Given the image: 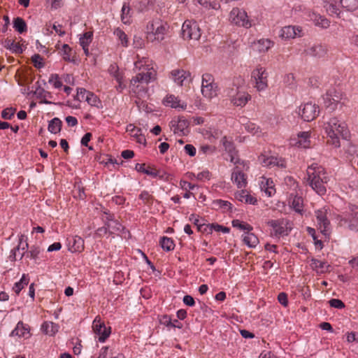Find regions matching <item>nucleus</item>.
<instances>
[{
	"mask_svg": "<svg viewBox=\"0 0 358 358\" xmlns=\"http://www.w3.org/2000/svg\"><path fill=\"white\" fill-rule=\"evenodd\" d=\"M235 197L237 200L246 203L255 205L257 202L256 198L249 194L246 191L241 190L235 194Z\"/></svg>",
	"mask_w": 358,
	"mask_h": 358,
	"instance_id": "obj_25",
	"label": "nucleus"
},
{
	"mask_svg": "<svg viewBox=\"0 0 358 358\" xmlns=\"http://www.w3.org/2000/svg\"><path fill=\"white\" fill-rule=\"evenodd\" d=\"M212 206V208L214 210L222 209L224 212L232 211V205L227 201L216 199L213 201Z\"/></svg>",
	"mask_w": 358,
	"mask_h": 358,
	"instance_id": "obj_27",
	"label": "nucleus"
},
{
	"mask_svg": "<svg viewBox=\"0 0 358 358\" xmlns=\"http://www.w3.org/2000/svg\"><path fill=\"white\" fill-rule=\"evenodd\" d=\"M41 253V249L38 245H31L29 250L27 251L26 257L31 259H34L36 263L37 260L40 259L39 255Z\"/></svg>",
	"mask_w": 358,
	"mask_h": 358,
	"instance_id": "obj_38",
	"label": "nucleus"
},
{
	"mask_svg": "<svg viewBox=\"0 0 358 358\" xmlns=\"http://www.w3.org/2000/svg\"><path fill=\"white\" fill-rule=\"evenodd\" d=\"M13 27L14 29L20 34H22L27 31V23L25 20L20 17H17L13 19Z\"/></svg>",
	"mask_w": 358,
	"mask_h": 358,
	"instance_id": "obj_29",
	"label": "nucleus"
},
{
	"mask_svg": "<svg viewBox=\"0 0 358 358\" xmlns=\"http://www.w3.org/2000/svg\"><path fill=\"white\" fill-rule=\"evenodd\" d=\"M106 327L105 324V322L101 319L99 315H98L93 321L92 323V329L94 332L96 334V333H101L100 329Z\"/></svg>",
	"mask_w": 358,
	"mask_h": 358,
	"instance_id": "obj_44",
	"label": "nucleus"
},
{
	"mask_svg": "<svg viewBox=\"0 0 358 358\" xmlns=\"http://www.w3.org/2000/svg\"><path fill=\"white\" fill-rule=\"evenodd\" d=\"M131 8L127 3H124L121 10V20L124 24H129L131 17Z\"/></svg>",
	"mask_w": 358,
	"mask_h": 358,
	"instance_id": "obj_36",
	"label": "nucleus"
},
{
	"mask_svg": "<svg viewBox=\"0 0 358 358\" xmlns=\"http://www.w3.org/2000/svg\"><path fill=\"white\" fill-rule=\"evenodd\" d=\"M222 141L224 150L229 153V155L236 154L235 146L231 141H228L226 136L222 139Z\"/></svg>",
	"mask_w": 358,
	"mask_h": 358,
	"instance_id": "obj_47",
	"label": "nucleus"
},
{
	"mask_svg": "<svg viewBox=\"0 0 358 358\" xmlns=\"http://www.w3.org/2000/svg\"><path fill=\"white\" fill-rule=\"evenodd\" d=\"M109 73L110 75L113 76V78L116 80V81H120V80H123V76L121 73L119 71L118 67L115 64H111L109 67Z\"/></svg>",
	"mask_w": 358,
	"mask_h": 358,
	"instance_id": "obj_50",
	"label": "nucleus"
},
{
	"mask_svg": "<svg viewBox=\"0 0 358 358\" xmlns=\"http://www.w3.org/2000/svg\"><path fill=\"white\" fill-rule=\"evenodd\" d=\"M24 235H21L20 239H19V244L17 247L14 248L13 250H11L10 251V256H9V259L10 261L12 262H14L17 259V252H19L20 250V246L22 245V240L24 239Z\"/></svg>",
	"mask_w": 358,
	"mask_h": 358,
	"instance_id": "obj_54",
	"label": "nucleus"
},
{
	"mask_svg": "<svg viewBox=\"0 0 358 358\" xmlns=\"http://www.w3.org/2000/svg\"><path fill=\"white\" fill-rule=\"evenodd\" d=\"M31 61L34 66L37 69H41L44 66V63L42 62L43 58L38 54H35L31 57Z\"/></svg>",
	"mask_w": 358,
	"mask_h": 358,
	"instance_id": "obj_57",
	"label": "nucleus"
},
{
	"mask_svg": "<svg viewBox=\"0 0 358 358\" xmlns=\"http://www.w3.org/2000/svg\"><path fill=\"white\" fill-rule=\"evenodd\" d=\"M266 224L273 229V232H271V235L275 237L287 236L292 229L289 226V221L284 218L270 220Z\"/></svg>",
	"mask_w": 358,
	"mask_h": 358,
	"instance_id": "obj_3",
	"label": "nucleus"
},
{
	"mask_svg": "<svg viewBox=\"0 0 358 358\" xmlns=\"http://www.w3.org/2000/svg\"><path fill=\"white\" fill-rule=\"evenodd\" d=\"M134 65L141 71L131 78V85H134L138 83H148L154 78V72L148 67L143 66L141 61L135 62Z\"/></svg>",
	"mask_w": 358,
	"mask_h": 358,
	"instance_id": "obj_5",
	"label": "nucleus"
},
{
	"mask_svg": "<svg viewBox=\"0 0 358 358\" xmlns=\"http://www.w3.org/2000/svg\"><path fill=\"white\" fill-rule=\"evenodd\" d=\"M2 44L6 49L10 50L13 53L21 54L23 52L21 45L19 43H15L14 41L6 38Z\"/></svg>",
	"mask_w": 358,
	"mask_h": 358,
	"instance_id": "obj_31",
	"label": "nucleus"
},
{
	"mask_svg": "<svg viewBox=\"0 0 358 358\" xmlns=\"http://www.w3.org/2000/svg\"><path fill=\"white\" fill-rule=\"evenodd\" d=\"M69 242V250L71 252H81L84 249V240L80 236L72 237Z\"/></svg>",
	"mask_w": 358,
	"mask_h": 358,
	"instance_id": "obj_20",
	"label": "nucleus"
},
{
	"mask_svg": "<svg viewBox=\"0 0 358 358\" xmlns=\"http://www.w3.org/2000/svg\"><path fill=\"white\" fill-rule=\"evenodd\" d=\"M289 204L296 213H301L303 212V198L301 196L290 194Z\"/></svg>",
	"mask_w": 358,
	"mask_h": 358,
	"instance_id": "obj_18",
	"label": "nucleus"
},
{
	"mask_svg": "<svg viewBox=\"0 0 358 358\" xmlns=\"http://www.w3.org/2000/svg\"><path fill=\"white\" fill-rule=\"evenodd\" d=\"M34 94L36 95V96L38 99H41V101H40L41 103H44L47 105L50 104H55L54 102H52L50 101H48L45 99V90L38 86L36 90L34 91Z\"/></svg>",
	"mask_w": 358,
	"mask_h": 358,
	"instance_id": "obj_41",
	"label": "nucleus"
},
{
	"mask_svg": "<svg viewBox=\"0 0 358 358\" xmlns=\"http://www.w3.org/2000/svg\"><path fill=\"white\" fill-rule=\"evenodd\" d=\"M230 22L237 26L249 28L252 26L250 21L248 20L247 13L241 8H234L229 13Z\"/></svg>",
	"mask_w": 358,
	"mask_h": 358,
	"instance_id": "obj_8",
	"label": "nucleus"
},
{
	"mask_svg": "<svg viewBox=\"0 0 358 358\" xmlns=\"http://www.w3.org/2000/svg\"><path fill=\"white\" fill-rule=\"evenodd\" d=\"M24 333L25 329L22 327V323L19 322L17 327L12 331L11 334L13 336H24Z\"/></svg>",
	"mask_w": 358,
	"mask_h": 358,
	"instance_id": "obj_61",
	"label": "nucleus"
},
{
	"mask_svg": "<svg viewBox=\"0 0 358 358\" xmlns=\"http://www.w3.org/2000/svg\"><path fill=\"white\" fill-rule=\"evenodd\" d=\"M171 78L178 85L182 86L184 82L189 77L190 73L184 70L176 69L171 72Z\"/></svg>",
	"mask_w": 358,
	"mask_h": 358,
	"instance_id": "obj_17",
	"label": "nucleus"
},
{
	"mask_svg": "<svg viewBox=\"0 0 358 358\" xmlns=\"http://www.w3.org/2000/svg\"><path fill=\"white\" fill-rule=\"evenodd\" d=\"M71 48L69 47V45L67 44H64L62 45V57H63V59L65 60V61H67V62H73V60L71 59Z\"/></svg>",
	"mask_w": 358,
	"mask_h": 358,
	"instance_id": "obj_52",
	"label": "nucleus"
},
{
	"mask_svg": "<svg viewBox=\"0 0 358 358\" xmlns=\"http://www.w3.org/2000/svg\"><path fill=\"white\" fill-rule=\"evenodd\" d=\"M261 189L264 191L268 196H271L275 192L273 182L271 179H264V180L262 182Z\"/></svg>",
	"mask_w": 358,
	"mask_h": 358,
	"instance_id": "obj_33",
	"label": "nucleus"
},
{
	"mask_svg": "<svg viewBox=\"0 0 358 358\" xmlns=\"http://www.w3.org/2000/svg\"><path fill=\"white\" fill-rule=\"evenodd\" d=\"M159 244L162 249L166 251L173 250L175 247L173 239L166 236H163L160 238Z\"/></svg>",
	"mask_w": 358,
	"mask_h": 358,
	"instance_id": "obj_37",
	"label": "nucleus"
},
{
	"mask_svg": "<svg viewBox=\"0 0 358 358\" xmlns=\"http://www.w3.org/2000/svg\"><path fill=\"white\" fill-rule=\"evenodd\" d=\"M88 92H89L87 91L84 88H78L77 89V94H76V99L79 101H82L83 100L85 101V97L87 96V93H88Z\"/></svg>",
	"mask_w": 358,
	"mask_h": 358,
	"instance_id": "obj_62",
	"label": "nucleus"
},
{
	"mask_svg": "<svg viewBox=\"0 0 358 358\" xmlns=\"http://www.w3.org/2000/svg\"><path fill=\"white\" fill-rule=\"evenodd\" d=\"M279 303L283 306H287L288 303L287 294L285 292H280L278 296Z\"/></svg>",
	"mask_w": 358,
	"mask_h": 358,
	"instance_id": "obj_63",
	"label": "nucleus"
},
{
	"mask_svg": "<svg viewBox=\"0 0 358 358\" xmlns=\"http://www.w3.org/2000/svg\"><path fill=\"white\" fill-rule=\"evenodd\" d=\"M340 224H348V228L351 231H356L358 229V222L351 220L350 217H342L340 220Z\"/></svg>",
	"mask_w": 358,
	"mask_h": 358,
	"instance_id": "obj_40",
	"label": "nucleus"
},
{
	"mask_svg": "<svg viewBox=\"0 0 358 358\" xmlns=\"http://www.w3.org/2000/svg\"><path fill=\"white\" fill-rule=\"evenodd\" d=\"M305 51L308 55L321 58L326 55L327 52V48L324 45L316 43L308 48Z\"/></svg>",
	"mask_w": 358,
	"mask_h": 358,
	"instance_id": "obj_14",
	"label": "nucleus"
},
{
	"mask_svg": "<svg viewBox=\"0 0 358 358\" xmlns=\"http://www.w3.org/2000/svg\"><path fill=\"white\" fill-rule=\"evenodd\" d=\"M327 13L331 15H336L338 17H340L341 11L336 5L329 3H327L325 6Z\"/></svg>",
	"mask_w": 358,
	"mask_h": 358,
	"instance_id": "obj_49",
	"label": "nucleus"
},
{
	"mask_svg": "<svg viewBox=\"0 0 358 358\" xmlns=\"http://www.w3.org/2000/svg\"><path fill=\"white\" fill-rule=\"evenodd\" d=\"M308 17L310 20L313 21L316 26L322 28H327L329 26V21L320 14L309 11Z\"/></svg>",
	"mask_w": 358,
	"mask_h": 358,
	"instance_id": "obj_19",
	"label": "nucleus"
},
{
	"mask_svg": "<svg viewBox=\"0 0 358 358\" xmlns=\"http://www.w3.org/2000/svg\"><path fill=\"white\" fill-rule=\"evenodd\" d=\"M207 227H209L210 230L214 229L215 231H222L224 234H227L230 231L229 228L218 224L217 223L210 224L207 225Z\"/></svg>",
	"mask_w": 358,
	"mask_h": 358,
	"instance_id": "obj_55",
	"label": "nucleus"
},
{
	"mask_svg": "<svg viewBox=\"0 0 358 358\" xmlns=\"http://www.w3.org/2000/svg\"><path fill=\"white\" fill-rule=\"evenodd\" d=\"M58 74H52L49 78V83L52 84L55 88H59L62 86V83L59 81Z\"/></svg>",
	"mask_w": 358,
	"mask_h": 358,
	"instance_id": "obj_59",
	"label": "nucleus"
},
{
	"mask_svg": "<svg viewBox=\"0 0 358 358\" xmlns=\"http://www.w3.org/2000/svg\"><path fill=\"white\" fill-rule=\"evenodd\" d=\"M42 331L48 335L53 336L58 331V326L53 322H45L42 327Z\"/></svg>",
	"mask_w": 358,
	"mask_h": 358,
	"instance_id": "obj_35",
	"label": "nucleus"
},
{
	"mask_svg": "<svg viewBox=\"0 0 358 358\" xmlns=\"http://www.w3.org/2000/svg\"><path fill=\"white\" fill-rule=\"evenodd\" d=\"M299 114L306 122H310L319 115V107L315 103L308 102L301 105L299 108Z\"/></svg>",
	"mask_w": 358,
	"mask_h": 358,
	"instance_id": "obj_9",
	"label": "nucleus"
},
{
	"mask_svg": "<svg viewBox=\"0 0 358 358\" xmlns=\"http://www.w3.org/2000/svg\"><path fill=\"white\" fill-rule=\"evenodd\" d=\"M62 127V122L59 117H54L49 121L48 130L51 134H58L60 132Z\"/></svg>",
	"mask_w": 358,
	"mask_h": 358,
	"instance_id": "obj_32",
	"label": "nucleus"
},
{
	"mask_svg": "<svg viewBox=\"0 0 358 358\" xmlns=\"http://www.w3.org/2000/svg\"><path fill=\"white\" fill-rule=\"evenodd\" d=\"M306 231H307L308 234L314 240L315 246L317 248H319L320 249H322L323 248V243H322V241L317 239L315 229L312 227H308L306 228Z\"/></svg>",
	"mask_w": 358,
	"mask_h": 358,
	"instance_id": "obj_48",
	"label": "nucleus"
},
{
	"mask_svg": "<svg viewBox=\"0 0 358 358\" xmlns=\"http://www.w3.org/2000/svg\"><path fill=\"white\" fill-rule=\"evenodd\" d=\"M100 332L101 333H96V334L99 336V341L100 342H104L110 334V327H105L103 328H101L100 329Z\"/></svg>",
	"mask_w": 358,
	"mask_h": 358,
	"instance_id": "obj_53",
	"label": "nucleus"
},
{
	"mask_svg": "<svg viewBox=\"0 0 358 358\" xmlns=\"http://www.w3.org/2000/svg\"><path fill=\"white\" fill-rule=\"evenodd\" d=\"M105 225L108 226L110 234L124 233L126 230L124 227H123L122 224L115 219L111 222H106Z\"/></svg>",
	"mask_w": 358,
	"mask_h": 358,
	"instance_id": "obj_26",
	"label": "nucleus"
},
{
	"mask_svg": "<svg viewBox=\"0 0 358 358\" xmlns=\"http://www.w3.org/2000/svg\"><path fill=\"white\" fill-rule=\"evenodd\" d=\"M231 180L236 184L238 188L246 185V176L241 171H234L231 173Z\"/></svg>",
	"mask_w": 358,
	"mask_h": 358,
	"instance_id": "obj_23",
	"label": "nucleus"
},
{
	"mask_svg": "<svg viewBox=\"0 0 358 358\" xmlns=\"http://www.w3.org/2000/svg\"><path fill=\"white\" fill-rule=\"evenodd\" d=\"M339 2L348 11H353L358 8V0H339Z\"/></svg>",
	"mask_w": 358,
	"mask_h": 358,
	"instance_id": "obj_39",
	"label": "nucleus"
},
{
	"mask_svg": "<svg viewBox=\"0 0 358 358\" xmlns=\"http://www.w3.org/2000/svg\"><path fill=\"white\" fill-rule=\"evenodd\" d=\"M182 37L185 40H198L201 37V29L195 21L186 20L182 26Z\"/></svg>",
	"mask_w": 358,
	"mask_h": 358,
	"instance_id": "obj_4",
	"label": "nucleus"
},
{
	"mask_svg": "<svg viewBox=\"0 0 358 358\" xmlns=\"http://www.w3.org/2000/svg\"><path fill=\"white\" fill-rule=\"evenodd\" d=\"M344 94L336 88L329 89L323 96L324 103L327 108L333 111L336 108L337 104L343 99Z\"/></svg>",
	"mask_w": 358,
	"mask_h": 358,
	"instance_id": "obj_6",
	"label": "nucleus"
},
{
	"mask_svg": "<svg viewBox=\"0 0 358 358\" xmlns=\"http://www.w3.org/2000/svg\"><path fill=\"white\" fill-rule=\"evenodd\" d=\"M189 122L183 116H178L170 122V127L173 129L175 134L180 133L182 135H187L189 132Z\"/></svg>",
	"mask_w": 358,
	"mask_h": 358,
	"instance_id": "obj_11",
	"label": "nucleus"
},
{
	"mask_svg": "<svg viewBox=\"0 0 358 358\" xmlns=\"http://www.w3.org/2000/svg\"><path fill=\"white\" fill-rule=\"evenodd\" d=\"M217 87L215 83L206 84L201 86V93L205 97L211 99L217 95Z\"/></svg>",
	"mask_w": 358,
	"mask_h": 358,
	"instance_id": "obj_30",
	"label": "nucleus"
},
{
	"mask_svg": "<svg viewBox=\"0 0 358 358\" xmlns=\"http://www.w3.org/2000/svg\"><path fill=\"white\" fill-rule=\"evenodd\" d=\"M258 160L264 166L269 168L275 166L281 168L286 166L284 159L273 156L266 157L264 155H261Z\"/></svg>",
	"mask_w": 358,
	"mask_h": 358,
	"instance_id": "obj_13",
	"label": "nucleus"
},
{
	"mask_svg": "<svg viewBox=\"0 0 358 358\" xmlns=\"http://www.w3.org/2000/svg\"><path fill=\"white\" fill-rule=\"evenodd\" d=\"M229 94L233 104L237 106H244L250 99V96L245 92H237L236 94L230 92Z\"/></svg>",
	"mask_w": 358,
	"mask_h": 358,
	"instance_id": "obj_16",
	"label": "nucleus"
},
{
	"mask_svg": "<svg viewBox=\"0 0 358 358\" xmlns=\"http://www.w3.org/2000/svg\"><path fill=\"white\" fill-rule=\"evenodd\" d=\"M257 48L259 52H266L271 48L273 43L269 39H260L257 42Z\"/></svg>",
	"mask_w": 358,
	"mask_h": 358,
	"instance_id": "obj_43",
	"label": "nucleus"
},
{
	"mask_svg": "<svg viewBox=\"0 0 358 358\" xmlns=\"http://www.w3.org/2000/svg\"><path fill=\"white\" fill-rule=\"evenodd\" d=\"M139 199H141L145 204L152 203L153 196L149 194L148 191L143 190L139 195Z\"/></svg>",
	"mask_w": 358,
	"mask_h": 358,
	"instance_id": "obj_58",
	"label": "nucleus"
},
{
	"mask_svg": "<svg viewBox=\"0 0 358 358\" xmlns=\"http://www.w3.org/2000/svg\"><path fill=\"white\" fill-rule=\"evenodd\" d=\"M324 130L329 136L328 143L336 148L341 146L339 136L347 140L350 132L344 122H340L336 117H331L324 123Z\"/></svg>",
	"mask_w": 358,
	"mask_h": 358,
	"instance_id": "obj_1",
	"label": "nucleus"
},
{
	"mask_svg": "<svg viewBox=\"0 0 358 358\" xmlns=\"http://www.w3.org/2000/svg\"><path fill=\"white\" fill-rule=\"evenodd\" d=\"M315 217L317 219L318 228L320 232L325 236H329L331 233L330 221L327 216V210L320 209L315 211Z\"/></svg>",
	"mask_w": 358,
	"mask_h": 358,
	"instance_id": "obj_10",
	"label": "nucleus"
},
{
	"mask_svg": "<svg viewBox=\"0 0 358 358\" xmlns=\"http://www.w3.org/2000/svg\"><path fill=\"white\" fill-rule=\"evenodd\" d=\"M16 109L14 108H7L2 110L1 117L5 120H11L15 113Z\"/></svg>",
	"mask_w": 358,
	"mask_h": 358,
	"instance_id": "obj_56",
	"label": "nucleus"
},
{
	"mask_svg": "<svg viewBox=\"0 0 358 358\" xmlns=\"http://www.w3.org/2000/svg\"><path fill=\"white\" fill-rule=\"evenodd\" d=\"M85 101L92 106H96L99 108L101 104L100 99L99 97L95 95L94 93L89 92L87 93V96L85 97Z\"/></svg>",
	"mask_w": 358,
	"mask_h": 358,
	"instance_id": "obj_42",
	"label": "nucleus"
},
{
	"mask_svg": "<svg viewBox=\"0 0 358 358\" xmlns=\"http://www.w3.org/2000/svg\"><path fill=\"white\" fill-rule=\"evenodd\" d=\"M310 266L315 271H316L317 273H324V272H329L330 271V265L328 264V263L325 261H320L319 259L313 258L310 260Z\"/></svg>",
	"mask_w": 358,
	"mask_h": 358,
	"instance_id": "obj_21",
	"label": "nucleus"
},
{
	"mask_svg": "<svg viewBox=\"0 0 358 358\" xmlns=\"http://www.w3.org/2000/svg\"><path fill=\"white\" fill-rule=\"evenodd\" d=\"M243 241L250 248H255L259 243L257 236L251 231L245 232L243 235Z\"/></svg>",
	"mask_w": 358,
	"mask_h": 358,
	"instance_id": "obj_28",
	"label": "nucleus"
},
{
	"mask_svg": "<svg viewBox=\"0 0 358 358\" xmlns=\"http://www.w3.org/2000/svg\"><path fill=\"white\" fill-rule=\"evenodd\" d=\"M159 321L161 324H163L167 327H173L181 328L182 324L176 319H173L169 315H160Z\"/></svg>",
	"mask_w": 358,
	"mask_h": 358,
	"instance_id": "obj_24",
	"label": "nucleus"
},
{
	"mask_svg": "<svg viewBox=\"0 0 358 358\" xmlns=\"http://www.w3.org/2000/svg\"><path fill=\"white\" fill-rule=\"evenodd\" d=\"M168 24L159 20L149 22L147 26L148 34L155 36V39L158 41H162L164 39V35L168 31Z\"/></svg>",
	"mask_w": 358,
	"mask_h": 358,
	"instance_id": "obj_7",
	"label": "nucleus"
},
{
	"mask_svg": "<svg viewBox=\"0 0 358 358\" xmlns=\"http://www.w3.org/2000/svg\"><path fill=\"white\" fill-rule=\"evenodd\" d=\"M345 152L350 156H354L357 153V148L350 142H347Z\"/></svg>",
	"mask_w": 358,
	"mask_h": 358,
	"instance_id": "obj_64",
	"label": "nucleus"
},
{
	"mask_svg": "<svg viewBox=\"0 0 358 358\" xmlns=\"http://www.w3.org/2000/svg\"><path fill=\"white\" fill-rule=\"evenodd\" d=\"M114 34L119 38L124 47L128 46L127 36L122 29L117 28L114 31Z\"/></svg>",
	"mask_w": 358,
	"mask_h": 358,
	"instance_id": "obj_46",
	"label": "nucleus"
},
{
	"mask_svg": "<svg viewBox=\"0 0 358 358\" xmlns=\"http://www.w3.org/2000/svg\"><path fill=\"white\" fill-rule=\"evenodd\" d=\"M267 73L263 67H258L252 72V78L255 80L256 87L259 91L267 87Z\"/></svg>",
	"mask_w": 358,
	"mask_h": 358,
	"instance_id": "obj_12",
	"label": "nucleus"
},
{
	"mask_svg": "<svg viewBox=\"0 0 358 358\" xmlns=\"http://www.w3.org/2000/svg\"><path fill=\"white\" fill-rule=\"evenodd\" d=\"M164 103L167 106L174 108L185 109L187 104L184 102L180 103V100L174 95H169L166 97Z\"/></svg>",
	"mask_w": 358,
	"mask_h": 358,
	"instance_id": "obj_22",
	"label": "nucleus"
},
{
	"mask_svg": "<svg viewBox=\"0 0 358 358\" xmlns=\"http://www.w3.org/2000/svg\"><path fill=\"white\" fill-rule=\"evenodd\" d=\"M29 277L28 274H23L20 281L15 283L13 289V291L18 294L20 291L23 289L24 285H27L29 283Z\"/></svg>",
	"mask_w": 358,
	"mask_h": 358,
	"instance_id": "obj_34",
	"label": "nucleus"
},
{
	"mask_svg": "<svg viewBox=\"0 0 358 358\" xmlns=\"http://www.w3.org/2000/svg\"><path fill=\"white\" fill-rule=\"evenodd\" d=\"M233 227L238 228L243 231H251L253 228L248 223L243 222L239 220H234L231 222Z\"/></svg>",
	"mask_w": 358,
	"mask_h": 358,
	"instance_id": "obj_45",
	"label": "nucleus"
},
{
	"mask_svg": "<svg viewBox=\"0 0 358 358\" xmlns=\"http://www.w3.org/2000/svg\"><path fill=\"white\" fill-rule=\"evenodd\" d=\"M329 307L341 309L345 307L344 303L338 299H332L328 301Z\"/></svg>",
	"mask_w": 358,
	"mask_h": 358,
	"instance_id": "obj_60",
	"label": "nucleus"
},
{
	"mask_svg": "<svg viewBox=\"0 0 358 358\" xmlns=\"http://www.w3.org/2000/svg\"><path fill=\"white\" fill-rule=\"evenodd\" d=\"M307 180L312 189L319 195L326 194L327 189L324 185L328 181V177L324 168H319L315 172L308 171Z\"/></svg>",
	"mask_w": 358,
	"mask_h": 358,
	"instance_id": "obj_2",
	"label": "nucleus"
},
{
	"mask_svg": "<svg viewBox=\"0 0 358 358\" xmlns=\"http://www.w3.org/2000/svg\"><path fill=\"white\" fill-rule=\"evenodd\" d=\"M93 34L90 31L84 33L80 38V45H89L92 41Z\"/></svg>",
	"mask_w": 358,
	"mask_h": 358,
	"instance_id": "obj_51",
	"label": "nucleus"
},
{
	"mask_svg": "<svg viewBox=\"0 0 358 358\" xmlns=\"http://www.w3.org/2000/svg\"><path fill=\"white\" fill-rule=\"evenodd\" d=\"M302 29L299 27L285 26L280 31V37L285 39L294 38L296 36H301Z\"/></svg>",
	"mask_w": 358,
	"mask_h": 358,
	"instance_id": "obj_15",
	"label": "nucleus"
}]
</instances>
